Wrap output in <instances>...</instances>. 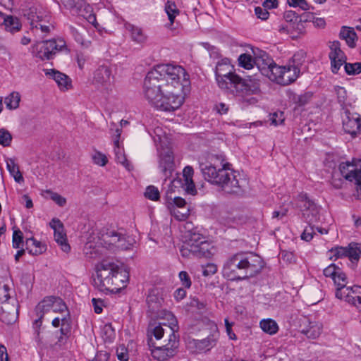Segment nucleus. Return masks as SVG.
<instances>
[{"label":"nucleus","instance_id":"obj_26","mask_svg":"<svg viewBox=\"0 0 361 361\" xmlns=\"http://www.w3.org/2000/svg\"><path fill=\"white\" fill-rule=\"evenodd\" d=\"M25 249L31 255H39L44 252L47 250L45 245L33 238H27L25 242Z\"/></svg>","mask_w":361,"mask_h":361},{"label":"nucleus","instance_id":"obj_16","mask_svg":"<svg viewBox=\"0 0 361 361\" xmlns=\"http://www.w3.org/2000/svg\"><path fill=\"white\" fill-rule=\"evenodd\" d=\"M18 315L17 301L11 299V302H2L0 305V319L5 324L14 323Z\"/></svg>","mask_w":361,"mask_h":361},{"label":"nucleus","instance_id":"obj_9","mask_svg":"<svg viewBox=\"0 0 361 361\" xmlns=\"http://www.w3.org/2000/svg\"><path fill=\"white\" fill-rule=\"evenodd\" d=\"M114 80L111 68L109 66L100 65L93 73L92 84L102 92L111 91Z\"/></svg>","mask_w":361,"mask_h":361},{"label":"nucleus","instance_id":"obj_28","mask_svg":"<svg viewBox=\"0 0 361 361\" xmlns=\"http://www.w3.org/2000/svg\"><path fill=\"white\" fill-rule=\"evenodd\" d=\"M70 32L72 36L74 37L75 40L80 44L82 47L85 48H88L91 44V41L85 39V35L87 33V30L81 27L78 29L73 26L69 27Z\"/></svg>","mask_w":361,"mask_h":361},{"label":"nucleus","instance_id":"obj_33","mask_svg":"<svg viewBox=\"0 0 361 361\" xmlns=\"http://www.w3.org/2000/svg\"><path fill=\"white\" fill-rule=\"evenodd\" d=\"M340 46L341 44L338 41H334L331 42V45L329 46L331 51L329 54L330 60L341 59L345 61V56L343 51L341 49Z\"/></svg>","mask_w":361,"mask_h":361},{"label":"nucleus","instance_id":"obj_29","mask_svg":"<svg viewBox=\"0 0 361 361\" xmlns=\"http://www.w3.org/2000/svg\"><path fill=\"white\" fill-rule=\"evenodd\" d=\"M6 167L11 176L13 177L14 180L17 183H20L24 181V178L19 170V167L18 164H16L13 159L8 158L6 159Z\"/></svg>","mask_w":361,"mask_h":361},{"label":"nucleus","instance_id":"obj_7","mask_svg":"<svg viewBox=\"0 0 361 361\" xmlns=\"http://www.w3.org/2000/svg\"><path fill=\"white\" fill-rule=\"evenodd\" d=\"M66 47V42L62 39H49L37 42L33 46V54L41 60H49L59 51Z\"/></svg>","mask_w":361,"mask_h":361},{"label":"nucleus","instance_id":"obj_1","mask_svg":"<svg viewBox=\"0 0 361 361\" xmlns=\"http://www.w3.org/2000/svg\"><path fill=\"white\" fill-rule=\"evenodd\" d=\"M190 84L189 75L183 67L159 64L148 72L145 78L144 96L157 109L174 111L183 103L184 98L179 92Z\"/></svg>","mask_w":361,"mask_h":361},{"label":"nucleus","instance_id":"obj_60","mask_svg":"<svg viewBox=\"0 0 361 361\" xmlns=\"http://www.w3.org/2000/svg\"><path fill=\"white\" fill-rule=\"evenodd\" d=\"M172 201H173V203H171V206H174V207H177L178 209L187 208L185 207V205H186L185 200L180 197H173Z\"/></svg>","mask_w":361,"mask_h":361},{"label":"nucleus","instance_id":"obj_41","mask_svg":"<svg viewBox=\"0 0 361 361\" xmlns=\"http://www.w3.org/2000/svg\"><path fill=\"white\" fill-rule=\"evenodd\" d=\"M239 65L245 69H251L253 68L255 60L250 54H243L238 57Z\"/></svg>","mask_w":361,"mask_h":361},{"label":"nucleus","instance_id":"obj_63","mask_svg":"<svg viewBox=\"0 0 361 361\" xmlns=\"http://www.w3.org/2000/svg\"><path fill=\"white\" fill-rule=\"evenodd\" d=\"M87 59H88V57L86 55H85L84 54H82V53L77 54L76 60H77L78 67L80 69H82L84 68V66H85L86 61H87Z\"/></svg>","mask_w":361,"mask_h":361},{"label":"nucleus","instance_id":"obj_43","mask_svg":"<svg viewBox=\"0 0 361 361\" xmlns=\"http://www.w3.org/2000/svg\"><path fill=\"white\" fill-rule=\"evenodd\" d=\"M11 289L6 284H0V305L2 302H11Z\"/></svg>","mask_w":361,"mask_h":361},{"label":"nucleus","instance_id":"obj_2","mask_svg":"<svg viewBox=\"0 0 361 361\" xmlns=\"http://www.w3.org/2000/svg\"><path fill=\"white\" fill-rule=\"evenodd\" d=\"M231 166L221 155L212 157L210 162L200 164V170L206 180L217 185L224 193L240 195L244 189L239 179L240 174L232 169Z\"/></svg>","mask_w":361,"mask_h":361},{"label":"nucleus","instance_id":"obj_18","mask_svg":"<svg viewBox=\"0 0 361 361\" xmlns=\"http://www.w3.org/2000/svg\"><path fill=\"white\" fill-rule=\"evenodd\" d=\"M341 175L349 181H355L357 185H361V169H357L353 162H342L339 165Z\"/></svg>","mask_w":361,"mask_h":361},{"label":"nucleus","instance_id":"obj_8","mask_svg":"<svg viewBox=\"0 0 361 361\" xmlns=\"http://www.w3.org/2000/svg\"><path fill=\"white\" fill-rule=\"evenodd\" d=\"M148 345L149 348L154 347V348L151 350V353L154 359L159 361H166L173 357L177 353L178 340L173 331L169 335V342L167 344L160 347H155L152 338H148Z\"/></svg>","mask_w":361,"mask_h":361},{"label":"nucleus","instance_id":"obj_4","mask_svg":"<svg viewBox=\"0 0 361 361\" xmlns=\"http://www.w3.org/2000/svg\"><path fill=\"white\" fill-rule=\"evenodd\" d=\"M129 273L118 264L106 260L95 266L92 285L102 292L117 293L127 286Z\"/></svg>","mask_w":361,"mask_h":361},{"label":"nucleus","instance_id":"obj_21","mask_svg":"<svg viewBox=\"0 0 361 361\" xmlns=\"http://www.w3.org/2000/svg\"><path fill=\"white\" fill-rule=\"evenodd\" d=\"M207 245L204 244L200 247L195 245H190L185 243V245L180 249V253L183 257H190L191 256L197 257H209L212 255L209 250H207Z\"/></svg>","mask_w":361,"mask_h":361},{"label":"nucleus","instance_id":"obj_39","mask_svg":"<svg viewBox=\"0 0 361 361\" xmlns=\"http://www.w3.org/2000/svg\"><path fill=\"white\" fill-rule=\"evenodd\" d=\"M52 299H53L52 312H59L61 314H64L66 313H69L66 304L63 302V301L60 298L52 296Z\"/></svg>","mask_w":361,"mask_h":361},{"label":"nucleus","instance_id":"obj_19","mask_svg":"<svg viewBox=\"0 0 361 361\" xmlns=\"http://www.w3.org/2000/svg\"><path fill=\"white\" fill-rule=\"evenodd\" d=\"M50 226L54 231V238L56 243L61 246L64 252H68L71 247L67 242L66 234L64 233L63 225L59 219H54L50 222Z\"/></svg>","mask_w":361,"mask_h":361},{"label":"nucleus","instance_id":"obj_35","mask_svg":"<svg viewBox=\"0 0 361 361\" xmlns=\"http://www.w3.org/2000/svg\"><path fill=\"white\" fill-rule=\"evenodd\" d=\"M20 97L18 92H13L5 98L4 103L9 109H16L19 106Z\"/></svg>","mask_w":361,"mask_h":361},{"label":"nucleus","instance_id":"obj_6","mask_svg":"<svg viewBox=\"0 0 361 361\" xmlns=\"http://www.w3.org/2000/svg\"><path fill=\"white\" fill-rule=\"evenodd\" d=\"M266 60L267 67L262 69L263 75L279 84L288 85L296 80L300 75V68L298 67H293L291 65L279 66L271 59L267 57Z\"/></svg>","mask_w":361,"mask_h":361},{"label":"nucleus","instance_id":"obj_23","mask_svg":"<svg viewBox=\"0 0 361 361\" xmlns=\"http://www.w3.org/2000/svg\"><path fill=\"white\" fill-rule=\"evenodd\" d=\"M46 75L51 76L61 90H67L71 87V80L59 71L51 69L46 71Z\"/></svg>","mask_w":361,"mask_h":361},{"label":"nucleus","instance_id":"obj_31","mask_svg":"<svg viewBox=\"0 0 361 361\" xmlns=\"http://www.w3.org/2000/svg\"><path fill=\"white\" fill-rule=\"evenodd\" d=\"M126 28L130 31L131 38L134 42L144 43L146 41L147 37L141 28L131 24L128 25Z\"/></svg>","mask_w":361,"mask_h":361},{"label":"nucleus","instance_id":"obj_27","mask_svg":"<svg viewBox=\"0 0 361 361\" xmlns=\"http://www.w3.org/2000/svg\"><path fill=\"white\" fill-rule=\"evenodd\" d=\"M339 35L341 39L345 40L350 47L354 48L356 46L357 37L353 27H342Z\"/></svg>","mask_w":361,"mask_h":361},{"label":"nucleus","instance_id":"obj_3","mask_svg":"<svg viewBox=\"0 0 361 361\" xmlns=\"http://www.w3.org/2000/svg\"><path fill=\"white\" fill-rule=\"evenodd\" d=\"M262 267V260L258 255L239 252L228 257L222 274L228 280L242 281L256 276Z\"/></svg>","mask_w":361,"mask_h":361},{"label":"nucleus","instance_id":"obj_11","mask_svg":"<svg viewBox=\"0 0 361 361\" xmlns=\"http://www.w3.org/2000/svg\"><path fill=\"white\" fill-rule=\"evenodd\" d=\"M73 14L82 16L95 27H97L96 16L92 8L84 0H69L67 3Z\"/></svg>","mask_w":361,"mask_h":361},{"label":"nucleus","instance_id":"obj_25","mask_svg":"<svg viewBox=\"0 0 361 361\" xmlns=\"http://www.w3.org/2000/svg\"><path fill=\"white\" fill-rule=\"evenodd\" d=\"M322 330V324L316 321H308L307 325L301 330V333L307 338L315 339L319 336Z\"/></svg>","mask_w":361,"mask_h":361},{"label":"nucleus","instance_id":"obj_37","mask_svg":"<svg viewBox=\"0 0 361 361\" xmlns=\"http://www.w3.org/2000/svg\"><path fill=\"white\" fill-rule=\"evenodd\" d=\"M164 334V330L161 324L156 325L154 324H150L147 329V336L150 338L152 336H154L156 339H161Z\"/></svg>","mask_w":361,"mask_h":361},{"label":"nucleus","instance_id":"obj_14","mask_svg":"<svg viewBox=\"0 0 361 361\" xmlns=\"http://www.w3.org/2000/svg\"><path fill=\"white\" fill-rule=\"evenodd\" d=\"M343 127L346 133L355 137L361 133V116L357 113L345 111V118L343 119Z\"/></svg>","mask_w":361,"mask_h":361},{"label":"nucleus","instance_id":"obj_55","mask_svg":"<svg viewBox=\"0 0 361 361\" xmlns=\"http://www.w3.org/2000/svg\"><path fill=\"white\" fill-rule=\"evenodd\" d=\"M267 57L268 59H270L265 53H264L260 57H257L255 59V63L257 64L259 70L261 71L262 74H263V68L264 67H267V65H266L267 61Z\"/></svg>","mask_w":361,"mask_h":361},{"label":"nucleus","instance_id":"obj_17","mask_svg":"<svg viewBox=\"0 0 361 361\" xmlns=\"http://www.w3.org/2000/svg\"><path fill=\"white\" fill-rule=\"evenodd\" d=\"M331 252H334V256L331 257L330 259H337L341 257H348L350 261H358L361 250L357 243H350L348 247H338L335 249L331 250Z\"/></svg>","mask_w":361,"mask_h":361},{"label":"nucleus","instance_id":"obj_13","mask_svg":"<svg viewBox=\"0 0 361 361\" xmlns=\"http://www.w3.org/2000/svg\"><path fill=\"white\" fill-rule=\"evenodd\" d=\"M104 240L106 243H109V246L111 245L121 250L130 249L135 243V240L131 237L121 235L116 231L107 233Z\"/></svg>","mask_w":361,"mask_h":361},{"label":"nucleus","instance_id":"obj_64","mask_svg":"<svg viewBox=\"0 0 361 361\" xmlns=\"http://www.w3.org/2000/svg\"><path fill=\"white\" fill-rule=\"evenodd\" d=\"M158 298L154 295H148L147 298V302L150 307H152L153 310L157 309L159 307V302L157 300Z\"/></svg>","mask_w":361,"mask_h":361},{"label":"nucleus","instance_id":"obj_52","mask_svg":"<svg viewBox=\"0 0 361 361\" xmlns=\"http://www.w3.org/2000/svg\"><path fill=\"white\" fill-rule=\"evenodd\" d=\"M338 269H340L338 267L336 266L334 264H331L324 269V275L326 277H331L333 279L337 274Z\"/></svg>","mask_w":361,"mask_h":361},{"label":"nucleus","instance_id":"obj_45","mask_svg":"<svg viewBox=\"0 0 361 361\" xmlns=\"http://www.w3.org/2000/svg\"><path fill=\"white\" fill-rule=\"evenodd\" d=\"M306 53L302 50L297 51L292 57L293 67H298L303 64L305 61Z\"/></svg>","mask_w":361,"mask_h":361},{"label":"nucleus","instance_id":"obj_47","mask_svg":"<svg viewBox=\"0 0 361 361\" xmlns=\"http://www.w3.org/2000/svg\"><path fill=\"white\" fill-rule=\"evenodd\" d=\"M345 71L348 75H357L361 73V63H345Z\"/></svg>","mask_w":361,"mask_h":361},{"label":"nucleus","instance_id":"obj_15","mask_svg":"<svg viewBox=\"0 0 361 361\" xmlns=\"http://www.w3.org/2000/svg\"><path fill=\"white\" fill-rule=\"evenodd\" d=\"M218 339V334H214L202 340L192 339L188 343V348L193 353L209 351L214 348Z\"/></svg>","mask_w":361,"mask_h":361},{"label":"nucleus","instance_id":"obj_48","mask_svg":"<svg viewBox=\"0 0 361 361\" xmlns=\"http://www.w3.org/2000/svg\"><path fill=\"white\" fill-rule=\"evenodd\" d=\"M12 136L6 129H0V145L4 147H8L11 145Z\"/></svg>","mask_w":361,"mask_h":361},{"label":"nucleus","instance_id":"obj_53","mask_svg":"<svg viewBox=\"0 0 361 361\" xmlns=\"http://www.w3.org/2000/svg\"><path fill=\"white\" fill-rule=\"evenodd\" d=\"M178 276L181 281L182 285L185 288H190L191 284H192L191 279H190V277L189 276L188 274L186 271H180L179 273Z\"/></svg>","mask_w":361,"mask_h":361},{"label":"nucleus","instance_id":"obj_56","mask_svg":"<svg viewBox=\"0 0 361 361\" xmlns=\"http://www.w3.org/2000/svg\"><path fill=\"white\" fill-rule=\"evenodd\" d=\"M114 152L117 161L123 165L127 169L130 170V164L125 155L122 154L121 150L117 151L116 149H114Z\"/></svg>","mask_w":361,"mask_h":361},{"label":"nucleus","instance_id":"obj_5","mask_svg":"<svg viewBox=\"0 0 361 361\" xmlns=\"http://www.w3.org/2000/svg\"><path fill=\"white\" fill-rule=\"evenodd\" d=\"M216 80L221 89L232 92L240 102L248 104L257 102V99L251 95L259 92L258 82L251 80L245 81L237 74L216 78Z\"/></svg>","mask_w":361,"mask_h":361},{"label":"nucleus","instance_id":"obj_58","mask_svg":"<svg viewBox=\"0 0 361 361\" xmlns=\"http://www.w3.org/2000/svg\"><path fill=\"white\" fill-rule=\"evenodd\" d=\"M255 15L257 16V18L262 19V20H266L269 17V12L264 7H256L255 9Z\"/></svg>","mask_w":361,"mask_h":361},{"label":"nucleus","instance_id":"obj_49","mask_svg":"<svg viewBox=\"0 0 361 361\" xmlns=\"http://www.w3.org/2000/svg\"><path fill=\"white\" fill-rule=\"evenodd\" d=\"M269 120L271 123L274 126L282 124L285 120L284 114L283 111H276L269 115Z\"/></svg>","mask_w":361,"mask_h":361},{"label":"nucleus","instance_id":"obj_22","mask_svg":"<svg viewBox=\"0 0 361 361\" xmlns=\"http://www.w3.org/2000/svg\"><path fill=\"white\" fill-rule=\"evenodd\" d=\"M173 165V152L169 149L162 152L160 154L159 168L166 178L171 174Z\"/></svg>","mask_w":361,"mask_h":361},{"label":"nucleus","instance_id":"obj_54","mask_svg":"<svg viewBox=\"0 0 361 361\" xmlns=\"http://www.w3.org/2000/svg\"><path fill=\"white\" fill-rule=\"evenodd\" d=\"M216 271L217 267L214 264L209 263L205 267H202V274L204 276L213 275Z\"/></svg>","mask_w":361,"mask_h":361},{"label":"nucleus","instance_id":"obj_62","mask_svg":"<svg viewBox=\"0 0 361 361\" xmlns=\"http://www.w3.org/2000/svg\"><path fill=\"white\" fill-rule=\"evenodd\" d=\"M343 63L345 64V61L341 59L331 60L332 72L336 73Z\"/></svg>","mask_w":361,"mask_h":361},{"label":"nucleus","instance_id":"obj_20","mask_svg":"<svg viewBox=\"0 0 361 361\" xmlns=\"http://www.w3.org/2000/svg\"><path fill=\"white\" fill-rule=\"evenodd\" d=\"M52 325L54 327H59L61 326V336L59 338L58 342L56 344L61 345L64 343L66 341V337L71 332V318L69 313H66L64 314H61V317H57L54 318L52 321Z\"/></svg>","mask_w":361,"mask_h":361},{"label":"nucleus","instance_id":"obj_57","mask_svg":"<svg viewBox=\"0 0 361 361\" xmlns=\"http://www.w3.org/2000/svg\"><path fill=\"white\" fill-rule=\"evenodd\" d=\"M289 6L292 7H299L303 11H307L310 9V6L305 0L292 1V4H290Z\"/></svg>","mask_w":361,"mask_h":361},{"label":"nucleus","instance_id":"obj_44","mask_svg":"<svg viewBox=\"0 0 361 361\" xmlns=\"http://www.w3.org/2000/svg\"><path fill=\"white\" fill-rule=\"evenodd\" d=\"M13 247L16 249L21 248L23 245V234L20 230L14 231L12 239Z\"/></svg>","mask_w":361,"mask_h":361},{"label":"nucleus","instance_id":"obj_12","mask_svg":"<svg viewBox=\"0 0 361 361\" xmlns=\"http://www.w3.org/2000/svg\"><path fill=\"white\" fill-rule=\"evenodd\" d=\"M336 297L353 306L361 305V286H353L336 290Z\"/></svg>","mask_w":361,"mask_h":361},{"label":"nucleus","instance_id":"obj_38","mask_svg":"<svg viewBox=\"0 0 361 361\" xmlns=\"http://www.w3.org/2000/svg\"><path fill=\"white\" fill-rule=\"evenodd\" d=\"M169 209L171 214L178 221H184L189 216L190 210L188 208L178 209L174 206H171Z\"/></svg>","mask_w":361,"mask_h":361},{"label":"nucleus","instance_id":"obj_10","mask_svg":"<svg viewBox=\"0 0 361 361\" xmlns=\"http://www.w3.org/2000/svg\"><path fill=\"white\" fill-rule=\"evenodd\" d=\"M297 200L298 207L302 210V216L309 224L319 220V208L309 199L306 193L298 195Z\"/></svg>","mask_w":361,"mask_h":361},{"label":"nucleus","instance_id":"obj_36","mask_svg":"<svg viewBox=\"0 0 361 361\" xmlns=\"http://www.w3.org/2000/svg\"><path fill=\"white\" fill-rule=\"evenodd\" d=\"M186 243H188L190 245H192L199 247H200V245L206 244L207 245V250H209L210 245L205 240L204 238L199 233H192L190 235V238Z\"/></svg>","mask_w":361,"mask_h":361},{"label":"nucleus","instance_id":"obj_51","mask_svg":"<svg viewBox=\"0 0 361 361\" xmlns=\"http://www.w3.org/2000/svg\"><path fill=\"white\" fill-rule=\"evenodd\" d=\"M47 192L50 194V198L59 206L63 207L66 204V198L62 197L61 195L50 190H47Z\"/></svg>","mask_w":361,"mask_h":361},{"label":"nucleus","instance_id":"obj_40","mask_svg":"<svg viewBox=\"0 0 361 361\" xmlns=\"http://www.w3.org/2000/svg\"><path fill=\"white\" fill-rule=\"evenodd\" d=\"M335 285L336 286V290L340 288H345L348 283V279L344 272L341 269H338L337 274L333 279Z\"/></svg>","mask_w":361,"mask_h":361},{"label":"nucleus","instance_id":"obj_42","mask_svg":"<svg viewBox=\"0 0 361 361\" xmlns=\"http://www.w3.org/2000/svg\"><path fill=\"white\" fill-rule=\"evenodd\" d=\"M145 197L152 201L159 200L160 194L157 188L154 185H149L147 187L144 193Z\"/></svg>","mask_w":361,"mask_h":361},{"label":"nucleus","instance_id":"obj_46","mask_svg":"<svg viewBox=\"0 0 361 361\" xmlns=\"http://www.w3.org/2000/svg\"><path fill=\"white\" fill-rule=\"evenodd\" d=\"M165 10L168 15L169 20L171 23H173L176 18V15L178 13V10L177 9L176 4L173 2L168 1L166 5Z\"/></svg>","mask_w":361,"mask_h":361},{"label":"nucleus","instance_id":"obj_30","mask_svg":"<svg viewBox=\"0 0 361 361\" xmlns=\"http://www.w3.org/2000/svg\"><path fill=\"white\" fill-rule=\"evenodd\" d=\"M53 299L52 296L44 298L35 307L36 314H41L44 317L46 313L52 311Z\"/></svg>","mask_w":361,"mask_h":361},{"label":"nucleus","instance_id":"obj_24","mask_svg":"<svg viewBox=\"0 0 361 361\" xmlns=\"http://www.w3.org/2000/svg\"><path fill=\"white\" fill-rule=\"evenodd\" d=\"M235 74L234 72L233 66L231 64L228 59H221L219 61L215 68V77H224Z\"/></svg>","mask_w":361,"mask_h":361},{"label":"nucleus","instance_id":"obj_59","mask_svg":"<svg viewBox=\"0 0 361 361\" xmlns=\"http://www.w3.org/2000/svg\"><path fill=\"white\" fill-rule=\"evenodd\" d=\"M313 228L311 226L307 227L301 234V239L307 242L310 241L313 238Z\"/></svg>","mask_w":361,"mask_h":361},{"label":"nucleus","instance_id":"obj_61","mask_svg":"<svg viewBox=\"0 0 361 361\" xmlns=\"http://www.w3.org/2000/svg\"><path fill=\"white\" fill-rule=\"evenodd\" d=\"M92 305L95 313L100 314L102 312V306L104 305V301L101 299L93 298L92 300Z\"/></svg>","mask_w":361,"mask_h":361},{"label":"nucleus","instance_id":"obj_50","mask_svg":"<svg viewBox=\"0 0 361 361\" xmlns=\"http://www.w3.org/2000/svg\"><path fill=\"white\" fill-rule=\"evenodd\" d=\"M92 160L95 164L104 166L106 164L108 159L104 154L99 151H95L92 155Z\"/></svg>","mask_w":361,"mask_h":361},{"label":"nucleus","instance_id":"obj_32","mask_svg":"<svg viewBox=\"0 0 361 361\" xmlns=\"http://www.w3.org/2000/svg\"><path fill=\"white\" fill-rule=\"evenodd\" d=\"M259 325L263 331L270 335L276 334L279 330L277 323L272 319H264Z\"/></svg>","mask_w":361,"mask_h":361},{"label":"nucleus","instance_id":"obj_34","mask_svg":"<svg viewBox=\"0 0 361 361\" xmlns=\"http://www.w3.org/2000/svg\"><path fill=\"white\" fill-rule=\"evenodd\" d=\"M4 24L5 25V29L11 32H17L20 30L21 27V24L20 23L18 18L11 16H7L4 18Z\"/></svg>","mask_w":361,"mask_h":361}]
</instances>
